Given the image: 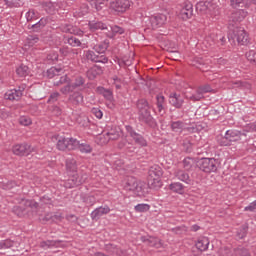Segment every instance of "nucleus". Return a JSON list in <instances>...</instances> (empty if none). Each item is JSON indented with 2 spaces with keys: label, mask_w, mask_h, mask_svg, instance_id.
<instances>
[{
  "label": "nucleus",
  "mask_w": 256,
  "mask_h": 256,
  "mask_svg": "<svg viewBox=\"0 0 256 256\" xmlns=\"http://www.w3.org/2000/svg\"><path fill=\"white\" fill-rule=\"evenodd\" d=\"M136 109L138 111V121L148 125V127H155L157 123L155 118L151 115V104L145 98L138 99L136 102Z\"/></svg>",
  "instance_id": "obj_1"
},
{
  "label": "nucleus",
  "mask_w": 256,
  "mask_h": 256,
  "mask_svg": "<svg viewBox=\"0 0 256 256\" xmlns=\"http://www.w3.org/2000/svg\"><path fill=\"white\" fill-rule=\"evenodd\" d=\"M161 177H163V169L161 168V166H151L148 171V187L155 190L161 189L163 187Z\"/></svg>",
  "instance_id": "obj_2"
},
{
  "label": "nucleus",
  "mask_w": 256,
  "mask_h": 256,
  "mask_svg": "<svg viewBox=\"0 0 256 256\" xmlns=\"http://www.w3.org/2000/svg\"><path fill=\"white\" fill-rule=\"evenodd\" d=\"M228 41L230 43L237 41L239 45H247L249 43V36L245 29L236 26L235 28H229Z\"/></svg>",
  "instance_id": "obj_3"
},
{
  "label": "nucleus",
  "mask_w": 256,
  "mask_h": 256,
  "mask_svg": "<svg viewBox=\"0 0 256 256\" xmlns=\"http://www.w3.org/2000/svg\"><path fill=\"white\" fill-rule=\"evenodd\" d=\"M218 162L215 158H201L197 162V167L203 173H215L217 171Z\"/></svg>",
  "instance_id": "obj_4"
},
{
  "label": "nucleus",
  "mask_w": 256,
  "mask_h": 256,
  "mask_svg": "<svg viewBox=\"0 0 256 256\" xmlns=\"http://www.w3.org/2000/svg\"><path fill=\"white\" fill-rule=\"evenodd\" d=\"M78 146V139L65 137H60L56 145L59 151H75V149H77Z\"/></svg>",
  "instance_id": "obj_5"
},
{
  "label": "nucleus",
  "mask_w": 256,
  "mask_h": 256,
  "mask_svg": "<svg viewBox=\"0 0 256 256\" xmlns=\"http://www.w3.org/2000/svg\"><path fill=\"white\" fill-rule=\"evenodd\" d=\"M247 15H248L247 11L243 9L233 11L229 16L228 28L235 29V27H238L239 23H241V21H243L245 17H247Z\"/></svg>",
  "instance_id": "obj_6"
},
{
  "label": "nucleus",
  "mask_w": 256,
  "mask_h": 256,
  "mask_svg": "<svg viewBox=\"0 0 256 256\" xmlns=\"http://www.w3.org/2000/svg\"><path fill=\"white\" fill-rule=\"evenodd\" d=\"M167 24V15L157 14L148 18L147 29H159Z\"/></svg>",
  "instance_id": "obj_7"
},
{
  "label": "nucleus",
  "mask_w": 256,
  "mask_h": 256,
  "mask_svg": "<svg viewBox=\"0 0 256 256\" xmlns=\"http://www.w3.org/2000/svg\"><path fill=\"white\" fill-rule=\"evenodd\" d=\"M131 7V1L129 0H114L110 2V9L117 15L125 13Z\"/></svg>",
  "instance_id": "obj_8"
},
{
  "label": "nucleus",
  "mask_w": 256,
  "mask_h": 256,
  "mask_svg": "<svg viewBox=\"0 0 256 256\" xmlns=\"http://www.w3.org/2000/svg\"><path fill=\"white\" fill-rule=\"evenodd\" d=\"M87 174H73L66 182L65 187L67 189H73V187H79V185H83L85 181H87Z\"/></svg>",
  "instance_id": "obj_9"
},
{
  "label": "nucleus",
  "mask_w": 256,
  "mask_h": 256,
  "mask_svg": "<svg viewBox=\"0 0 256 256\" xmlns=\"http://www.w3.org/2000/svg\"><path fill=\"white\" fill-rule=\"evenodd\" d=\"M34 151L35 148L27 143L16 144L12 148V152L14 153V155H19L20 157H27V155H31V153Z\"/></svg>",
  "instance_id": "obj_10"
},
{
  "label": "nucleus",
  "mask_w": 256,
  "mask_h": 256,
  "mask_svg": "<svg viewBox=\"0 0 256 256\" xmlns=\"http://www.w3.org/2000/svg\"><path fill=\"white\" fill-rule=\"evenodd\" d=\"M121 137V132L117 130V127L108 130L104 136H100V141L102 144H107L108 141H117Z\"/></svg>",
  "instance_id": "obj_11"
},
{
  "label": "nucleus",
  "mask_w": 256,
  "mask_h": 256,
  "mask_svg": "<svg viewBox=\"0 0 256 256\" xmlns=\"http://www.w3.org/2000/svg\"><path fill=\"white\" fill-rule=\"evenodd\" d=\"M169 103L172 107H175V109H183L185 98L177 92H171L169 95Z\"/></svg>",
  "instance_id": "obj_12"
},
{
  "label": "nucleus",
  "mask_w": 256,
  "mask_h": 256,
  "mask_svg": "<svg viewBox=\"0 0 256 256\" xmlns=\"http://www.w3.org/2000/svg\"><path fill=\"white\" fill-rule=\"evenodd\" d=\"M247 133H249V130L247 129H243L242 131H239V130L226 131V135L232 143H236V141H241L243 137H247Z\"/></svg>",
  "instance_id": "obj_13"
},
{
  "label": "nucleus",
  "mask_w": 256,
  "mask_h": 256,
  "mask_svg": "<svg viewBox=\"0 0 256 256\" xmlns=\"http://www.w3.org/2000/svg\"><path fill=\"white\" fill-rule=\"evenodd\" d=\"M180 19L187 21L193 17V4L191 2H186L179 13Z\"/></svg>",
  "instance_id": "obj_14"
},
{
  "label": "nucleus",
  "mask_w": 256,
  "mask_h": 256,
  "mask_svg": "<svg viewBox=\"0 0 256 256\" xmlns=\"http://www.w3.org/2000/svg\"><path fill=\"white\" fill-rule=\"evenodd\" d=\"M60 31L62 33H69L70 35H78L79 37H83V30L71 25V24H61Z\"/></svg>",
  "instance_id": "obj_15"
},
{
  "label": "nucleus",
  "mask_w": 256,
  "mask_h": 256,
  "mask_svg": "<svg viewBox=\"0 0 256 256\" xmlns=\"http://www.w3.org/2000/svg\"><path fill=\"white\" fill-rule=\"evenodd\" d=\"M110 212L111 209L109 208V206H100L91 213V219L92 221H99L101 217H103V215H107Z\"/></svg>",
  "instance_id": "obj_16"
},
{
  "label": "nucleus",
  "mask_w": 256,
  "mask_h": 256,
  "mask_svg": "<svg viewBox=\"0 0 256 256\" xmlns=\"http://www.w3.org/2000/svg\"><path fill=\"white\" fill-rule=\"evenodd\" d=\"M0 249H10L13 253H17L19 251V242L11 239L0 240Z\"/></svg>",
  "instance_id": "obj_17"
},
{
  "label": "nucleus",
  "mask_w": 256,
  "mask_h": 256,
  "mask_svg": "<svg viewBox=\"0 0 256 256\" xmlns=\"http://www.w3.org/2000/svg\"><path fill=\"white\" fill-rule=\"evenodd\" d=\"M140 240L142 243H146L149 247H155L156 249H160L162 247L161 240L157 237L153 236H141Z\"/></svg>",
  "instance_id": "obj_18"
},
{
  "label": "nucleus",
  "mask_w": 256,
  "mask_h": 256,
  "mask_svg": "<svg viewBox=\"0 0 256 256\" xmlns=\"http://www.w3.org/2000/svg\"><path fill=\"white\" fill-rule=\"evenodd\" d=\"M196 12L199 15H208L211 12V2L200 1L196 4Z\"/></svg>",
  "instance_id": "obj_19"
},
{
  "label": "nucleus",
  "mask_w": 256,
  "mask_h": 256,
  "mask_svg": "<svg viewBox=\"0 0 256 256\" xmlns=\"http://www.w3.org/2000/svg\"><path fill=\"white\" fill-rule=\"evenodd\" d=\"M21 97H23V94L21 93V90L17 89L8 90L4 94V99H6V101H21Z\"/></svg>",
  "instance_id": "obj_20"
},
{
  "label": "nucleus",
  "mask_w": 256,
  "mask_h": 256,
  "mask_svg": "<svg viewBox=\"0 0 256 256\" xmlns=\"http://www.w3.org/2000/svg\"><path fill=\"white\" fill-rule=\"evenodd\" d=\"M97 93L99 95H102L106 101H109V103H113L115 101V97L113 96V90L111 89H106L103 86H99L96 88Z\"/></svg>",
  "instance_id": "obj_21"
},
{
  "label": "nucleus",
  "mask_w": 256,
  "mask_h": 256,
  "mask_svg": "<svg viewBox=\"0 0 256 256\" xmlns=\"http://www.w3.org/2000/svg\"><path fill=\"white\" fill-rule=\"evenodd\" d=\"M98 75H103V68L101 66L94 65L86 72L89 81L97 79Z\"/></svg>",
  "instance_id": "obj_22"
},
{
  "label": "nucleus",
  "mask_w": 256,
  "mask_h": 256,
  "mask_svg": "<svg viewBox=\"0 0 256 256\" xmlns=\"http://www.w3.org/2000/svg\"><path fill=\"white\" fill-rule=\"evenodd\" d=\"M124 187L126 191H139V182L137 178L128 176Z\"/></svg>",
  "instance_id": "obj_23"
},
{
  "label": "nucleus",
  "mask_w": 256,
  "mask_h": 256,
  "mask_svg": "<svg viewBox=\"0 0 256 256\" xmlns=\"http://www.w3.org/2000/svg\"><path fill=\"white\" fill-rule=\"evenodd\" d=\"M231 85L233 89L238 87V89H242V91H245L246 93H249L252 89L251 83L247 81H232Z\"/></svg>",
  "instance_id": "obj_24"
},
{
  "label": "nucleus",
  "mask_w": 256,
  "mask_h": 256,
  "mask_svg": "<svg viewBox=\"0 0 256 256\" xmlns=\"http://www.w3.org/2000/svg\"><path fill=\"white\" fill-rule=\"evenodd\" d=\"M68 101L74 105V107H77L78 105H81L83 103V94L81 92H74L72 95L69 96Z\"/></svg>",
  "instance_id": "obj_25"
},
{
  "label": "nucleus",
  "mask_w": 256,
  "mask_h": 256,
  "mask_svg": "<svg viewBox=\"0 0 256 256\" xmlns=\"http://www.w3.org/2000/svg\"><path fill=\"white\" fill-rule=\"evenodd\" d=\"M109 49V40H104L99 44L93 46V50L95 53H99V55L105 54V52Z\"/></svg>",
  "instance_id": "obj_26"
},
{
  "label": "nucleus",
  "mask_w": 256,
  "mask_h": 256,
  "mask_svg": "<svg viewBox=\"0 0 256 256\" xmlns=\"http://www.w3.org/2000/svg\"><path fill=\"white\" fill-rule=\"evenodd\" d=\"M196 248L198 251H207L209 249V238L207 237H200L196 242Z\"/></svg>",
  "instance_id": "obj_27"
},
{
  "label": "nucleus",
  "mask_w": 256,
  "mask_h": 256,
  "mask_svg": "<svg viewBox=\"0 0 256 256\" xmlns=\"http://www.w3.org/2000/svg\"><path fill=\"white\" fill-rule=\"evenodd\" d=\"M16 74L18 77L25 78L28 77V75H31V69H29V66L25 64H20L16 68Z\"/></svg>",
  "instance_id": "obj_28"
},
{
  "label": "nucleus",
  "mask_w": 256,
  "mask_h": 256,
  "mask_svg": "<svg viewBox=\"0 0 256 256\" xmlns=\"http://www.w3.org/2000/svg\"><path fill=\"white\" fill-rule=\"evenodd\" d=\"M105 251H107V253H111V255H123V250L117 245L111 243L105 245Z\"/></svg>",
  "instance_id": "obj_29"
},
{
  "label": "nucleus",
  "mask_w": 256,
  "mask_h": 256,
  "mask_svg": "<svg viewBox=\"0 0 256 256\" xmlns=\"http://www.w3.org/2000/svg\"><path fill=\"white\" fill-rule=\"evenodd\" d=\"M88 27L90 29V31H103L105 29H107V24L103 23V22H99V21H92L89 22Z\"/></svg>",
  "instance_id": "obj_30"
},
{
  "label": "nucleus",
  "mask_w": 256,
  "mask_h": 256,
  "mask_svg": "<svg viewBox=\"0 0 256 256\" xmlns=\"http://www.w3.org/2000/svg\"><path fill=\"white\" fill-rule=\"evenodd\" d=\"M175 177L179 179V181H183V183H191V178L189 177V174L185 172L184 170H178L175 173Z\"/></svg>",
  "instance_id": "obj_31"
},
{
  "label": "nucleus",
  "mask_w": 256,
  "mask_h": 256,
  "mask_svg": "<svg viewBox=\"0 0 256 256\" xmlns=\"http://www.w3.org/2000/svg\"><path fill=\"white\" fill-rule=\"evenodd\" d=\"M85 78L83 76H78L75 78L74 83H72V89H80V91H83L85 89Z\"/></svg>",
  "instance_id": "obj_32"
},
{
  "label": "nucleus",
  "mask_w": 256,
  "mask_h": 256,
  "mask_svg": "<svg viewBox=\"0 0 256 256\" xmlns=\"http://www.w3.org/2000/svg\"><path fill=\"white\" fill-rule=\"evenodd\" d=\"M22 201H24L25 209H31L32 211H37V209H39V203L33 199H22Z\"/></svg>",
  "instance_id": "obj_33"
},
{
  "label": "nucleus",
  "mask_w": 256,
  "mask_h": 256,
  "mask_svg": "<svg viewBox=\"0 0 256 256\" xmlns=\"http://www.w3.org/2000/svg\"><path fill=\"white\" fill-rule=\"evenodd\" d=\"M169 189L170 191H173V193H179L181 195L185 191V186L180 182H174L169 185Z\"/></svg>",
  "instance_id": "obj_34"
},
{
  "label": "nucleus",
  "mask_w": 256,
  "mask_h": 256,
  "mask_svg": "<svg viewBox=\"0 0 256 256\" xmlns=\"http://www.w3.org/2000/svg\"><path fill=\"white\" fill-rule=\"evenodd\" d=\"M45 25H47V18H42L37 23L31 25V27H29V29H32L33 31H35L37 33L39 31H41V29H43L45 27Z\"/></svg>",
  "instance_id": "obj_35"
},
{
  "label": "nucleus",
  "mask_w": 256,
  "mask_h": 256,
  "mask_svg": "<svg viewBox=\"0 0 256 256\" xmlns=\"http://www.w3.org/2000/svg\"><path fill=\"white\" fill-rule=\"evenodd\" d=\"M156 105H157V109H158L159 113H161V111H165V107L167 105L165 103V96L157 95L156 96Z\"/></svg>",
  "instance_id": "obj_36"
},
{
  "label": "nucleus",
  "mask_w": 256,
  "mask_h": 256,
  "mask_svg": "<svg viewBox=\"0 0 256 256\" xmlns=\"http://www.w3.org/2000/svg\"><path fill=\"white\" fill-rule=\"evenodd\" d=\"M12 211L14 215H17V217H25L27 213H29V210H27V208H23L21 206H14Z\"/></svg>",
  "instance_id": "obj_37"
},
{
  "label": "nucleus",
  "mask_w": 256,
  "mask_h": 256,
  "mask_svg": "<svg viewBox=\"0 0 256 256\" xmlns=\"http://www.w3.org/2000/svg\"><path fill=\"white\" fill-rule=\"evenodd\" d=\"M42 7L45 9L47 13L50 15L55 13V9L57 7V3L48 1V2H43Z\"/></svg>",
  "instance_id": "obj_38"
},
{
  "label": "nucleus",
  "mask_w": 256,
  "mask_h": 256,
  "mask_svg": "<svg viewBox=\"0 0 256 256\" xmlns=\"http://www.w3.org/2000/svg\"><path fill=\"white\" fill-rule=\"evenodd\" d=\"M62 71V68L51 67L47 70L46 77H48V79H53V77L59 76Z\"/></svg>",
  "instance_id": "obj_39"
},
{
  "label": "nucleus",
  "mask_w": 256,
  "mask_h": 256,
  "mask_svg": "<svg viewBox=\"0 0 256 256\" xmlns=\"http://www.w3.org/2000/svg\"><path fill=\"white\" fill-rule=\"evenodd\" d=\"M234 256H251V252H249V249L239 246L234 248Z\"/></svg>",
  "instance_id": "obj_40"
},
{
  "label": "nucleus",
  "mask_w": 256,
  "mask_h": 256,
  "mask_svg": "<svg viewBox=\"0 0 256 256\" xmlns=\"http://www.w3.org/2000/svg\"><path fill=\"white\" fill-rule=\"evenodd\" d=\"M66 169L67 171H70V173H75V171H77V161L73 158L67 159Z\"/></svg>",
  "instance_id": "obj_41"
},
{
  "label": "nucleus",
  "mask_w": 256,
  "mask_h": 256,
  "mask_svg": "<svg viewBox=\"0 0 256 256\" xmlns=\"http://www.w3.org/2000/svg\"><path fill=\"white\" fill-rule=\"evenodd\" d=\"M218 144L221 147H230V145H233V142L231 141L229 136H227V133H225V136H221L220 138H218Z\"/></svg>",
  "instance_id": "obj_42"
},
{
  "label": "nucleus",
  "mask_w": 256,
  "mask_h": 256,
  "mask_svg": "<svg viewBox=\"0 0 256 256\" xmlns=\"http://www.w3.org/2000/svg\"><path fill=\"white\" fill-rule=\"evenodd\" d=\"M132 139L135 141L137 145H141V147H147V140H145V138L141 134H134Z\"/></svg>",
  "instance_id": "obj_43"
},
{
  "label": "nucleus",
  "mask_w": 256,
  "mask_h": 256,
  "mask_svg": "<svg viewBox=\"0 0 256 256\" xmlns=\"http://www.w3.org/2000/svg\"><path fill=\"white\" fill-rule=\"evenodd\" d=\"M219 256H235V249L224 246L219 249Z\"/></svg>",
  "instance_id": "obj_44"
},
{
  "label": "nucleus",
  "mask_w": 256,
  "mask_h": 256,
  "mask_svg": "<svg viewBox=\"0 0 256 256\" xmlns=\"http://www.w3.org/2000/svg\"><path fill=\"white\" fill-rule=\"evenodd\" d=\"M193 165H195V159L191 157H186L183 160V167L186 171H191V169L193 168Z\"/></svg>",
  "instance_id": "obj_45"
},
{
  "label": "nucleus",
  "mask_w": 256,
  "mask_h": 256,
  "mask_svg": "<svg viewBox=\"0 0 256 256\" xmlns=\"http://www.w3.org/2000/svg\"><path fill=\"white\" fill-rule=\"evenodd\" d=\"M61 240H46L41 243V247H47L48 249L51 247H59Z\"/></svg>",
  "instance_id": "obj_46"
},
{
  "label": "nucleus",
  "mask_w": 256,
  "mask_h": 256,
  "mask_svg": "<svg viewBox=\"0 0 256 256\" xmlns=\"http://www.w3.org/2000/svg\"><path fill=\"white\" fill-rule=\"evenodd\" d=\"M202 129H205V127H203V125L192 124L191 126L186 128V131H188V133H201Z\"/></svg>",
  "instance_id": "obj_47"
},
{
  "label": "nucleus",
  "mask_w": 256,
  "mask_h": 256,
  "mask_svg": "<svg viewBox=\"0 0 256 256\" xmlns=\"http://www.w3.org/2000/svg\"><path fill=\"white\" fill-rule=\"evenodd\" d=\"M66 42L68 43V45H70L71 47H81V40H79L77 37L75 36H71L68 37L66 39Z\"/></svg>",
  "instance_id": "obj_48"
},
{
  "label": "nucleus",
  "mask_w": 256,
  "mask_h": 256,
  "mask_svg": "<svg viewBox=\"0 0 256 256\" xmlns=\"http://www.w3.org/2000/svg\"><path fill=\"white\" fill-rule=\"evenodd\" d=\"M149 209H151V205L149 204H138L134 207V211H136V213H147Z\"/></svg>",
  "instance_id": "obj_49"
},
{
  "label": "nucleus",
  "mask_w": 256,
  "mask_h": 256,
  "mask_svg": "<svg viewBox=\"0 0 256 256\" xmlns=\"http://www.w3.org/2000/svg\"><path fill=\"white\" fill-rule=\"evenodd\" d=\"M77 149H79V151L82 153H91V151H93V148L91 147V145L87 143L79 144V141H78Z\"/></svg>",
  "instance_id": "obj_50"
},
{
  "label": "nucleus",
  "mask_w": 256,
  "mask_h": 256,
  "mask_svg": "<svg viewBox=\"0 0 256 256\" xmlns=\"http://www.w3.org/2000/svg\"><path fill=\"white\" fill-rule=\"evenodd\" d=\"M13 187H17V183L15 181L1 182L0 189H4L5 191H9L13 189Z\"/></svg>",
  "instance_id": "obj_51"
},
{
  "label": "nucleus",
  "mask_w": 256,
  "mask_h": 256,
  "mask_svg": "<svg viewBox=\"0 0 256 256\" xmlns=\"http://www.w3.org/2000/svg\"><path fill=\"white\" fill-rule=\"evenodd\" d=\"M27 43L30 47H33V45H35V43H39V36L37 34L28 35Z\"/></svg>",
  "instance_id": "obj_52"
},
{
  "label": "nucleus",
  "mask_w": 256,
  "mask_h": 256,
  "mask_svg": "<svg viewBox=\"0 0 256 256\" xmlns=\"http://www.w3.org/2000/svg\"><path fill=\"white\" fill-rule=\"evenodd\" d=\"M205 96H203V92L197 88L196 90V94L191 95L190 97H188V99H190V101H201V99H203Z\"/></svg>",
  "instance_id": "obj_53"
},
{
  "label": "nucleus",
  "mask_w": 256,
  "mask_h": 256,
  "mask_svg": "<svg viewBox=\"0 0 256 256\" xmlns=\"http://www.w3.org/2000/svg\"><path fill=\"white\" fill-rule=\"evenodd\" d=\"M85 57H86L87 61H91L92 63H95L96 58H97V52H95L93 50H88L85 53Z\"/></svg>",
  "instance_id": "obj_54"
},
{
  "label": "nucleus",
  "mask_w": 256,
  "mask_h": 256,
  "mask_svg": "<svg viewBox=\"0 0 256 256\" xmlns=\"http://www.w3.org/2000/svg\"><path fill=\"white\" fill-rule=\"evenodd\" d=\"M246 59H248V61H250V63H254V65H256V52H255V50H250V51L246 52Z\"/></svg>",
  "instance_id": "obj_55"
},
{
  "label": "nucleus",
  "mask_w": 256,
  "mask_h": 256,
  "mask_svg": "<svg viewBox=\"0 0 256 256\" xmlns=\"http://www.w3.org/2000/svg\"><path fill=\"white\" fill-rule=\"evenodd\" d=\"M172 233H175L176 235H183L184 233H187V226H177L172 229Z\"/></svg>",
  "instance_id": "obj_56"
},
{
  "label": "nucleus",
  "mask_w": 256,
  "mask_h": 256,
  "mask_svg": "<svg viewBox=\"0 0 256 256\" xmlns=\"http://www.w3.org/2000/svg\"><path fill=\"white\" fill-rule=\"evenodd\" d=\"M37 19V12H35L34 9H30L27 13H26V21L29 23L30 21H33Z\"/></svg>",
  "instance_id": "obj_57"
},
{
  "label": "nucleus",
  "mask_w": 256,
  "mask_h": 256,
  "mask_svg": "<svg viewBox=\"0 0 256 256\" xmlns=\"http://www.w3.org/2000/svg\"><path fill=\"white\" fill-rule=\"evenodd\" d=\"M95 63H109V58L105 54L96 53V62Z\"/></svg>",
  "instance_id": "obj_58"
},
{
  "label": "nucleus",
  "mask_w": 256,
  "mask_h": 256,
  "mask_svg": "<svg viewBox=\"0 0 256 256\" xmlns=\"http://www.w3.org/2000/svg\"><path fill=\"white\" fill-rule=\"evenodd\" d=\"M171 129L172 131H181L183 129V121H175L171 123Z\"/></svg>",
  "instance_id": "obj_59"
},
{
  "label": "nucleus",
  "mask_w": 256,
  "mask_h": 256,
  "mask_svg": "<svg viewBox=\"0 0 256 256\" xmlns=\"http://www.w3.org/2000/svg\"><path fill=\"white\" fill-rule=\"evenodd\" d=\"M238 239H244L247 237V226H242L236 233Z\"/></svg>",
  "instance_id": "obj_60"
},
{
  "label": "nucleus",
  "mask_w": 256,
  "mask_h": 256,
  "mask_svg": "<svg viewBox=\"0 0 256 256\" xmlns=\"http://www.w3.org/2000/svg\"><path fill=\"white\" fill-rule=\"evenodd\" d=\"M59 97H61V94H59V92H54L50 94L47 103H57V101H59Z\"/></svg>",
  "instance_id": "obj_61"
},
{
  "label": "nucleus",
  "mask_w": 256,
  "mask_h": 256,
  "mask_svg": "<svg viewBox=\"0 0 256 256\" xmlns=\"http://www.w3.org/2000/svg\"><path fill=\"white\" fill-rule=\"evenodd\" d=\"M50 111H51L52 115H54L55 117H59V115H61L63 113V110H61V108L57 105H52L50 107Z\"/></svg>",
  "instance_id": "obj_62"
},
{
  "label": "nucleus",
  "mask_w": 256,
  "mask_h": 256,
  "mask_svg": "<svg viewBox=\"0 0 256 256\" xmlns=\"http://www.w3.org/2000/svg\"><path fill=\"white\" fill-rule=\"evenodd\" d=\"M111 31H112L113 35H123V33H125V29H123L117 25L112 26Z\"/></svg>",
  "instance_id": "obj_63"
},
{
  "label": "nucleus",
  "mask_w": 256,
  "mask_h": 256,
  "mask_svg": "<svg viewBox=\"0 0 256 256\" xmlns=\"http://www.w3.org/2000/svg\"><path fill=\"white\" fill-rule=\"evenodd\" d=\"M244 211H250V213H256V200L251 202L244 208Z\"/></svg>",
  "instance_id": "obj_64"
}]
</instances>
